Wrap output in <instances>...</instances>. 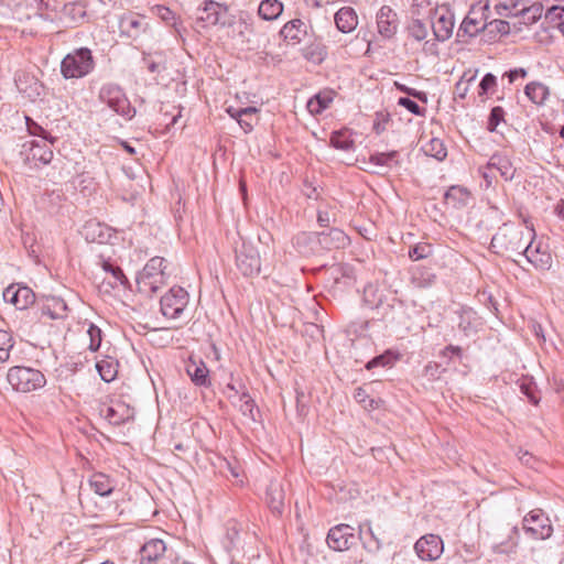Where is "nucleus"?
<instances>
[{
  "mask_svg": "<svg viewBox=\"0 0 564 564\" xmlns=\"http://www.w3.org/2000/svg\"><path fill=\"white\" fill-rule=\"evenodd\" d=\"M534 231H524L521 227L513 224H503L498 228L490 242V249L499 254H521L527 242L532 240Z\"/></svg>",
  "mask_w": 564,
  "mask_h": 564,
  "instance_id": "nucleus-1",
  "label": "nucleus"
},
{
  "mask_svg": "<svg viewBox=\"0 0 564 564\" xmlns=\"http://www.w3.org/2000/svg\"><path fill=\"white\" fill-rule=\"evenodd\" d=\"M165 259L161 257L151 258L137 278V285L140 293L152 296L166 283Z\"/></svg>",
  "mask_w": 564,
  "mask_h": 564,
  "instance_id": "nucleus-2",
  "label": "nucleus"
},
{
  "mask_svg": "<svg viewBox=\"0 0 564 564\" xmlns=\"http://www.w3.org/2000/svg\"><path fill=\"white\" fill-rule=\"evenodd\" d=\"M95 61L91 51L80 47L68 53L61 63V73L66 79L82 78L93 72Z\"/></svg>",
  "mask_w": 564,
  "mask_h": 564,
  "instance_id": "nucleus-3",
  "label": "nucleus"
},
{
  "mask_svg": "<svg viewBox=\"0 0 564 564\" xmlns=\"http://www.w3.org/2000/svg\"><path fill=\"white\" fill-rule=\"evenodd\" d=\"M7 379L15 391L23 393L41 389L46 383L45 376L40 370L23 366L10 368Z\"/></svg>",
  "mask_w": 564,
  "mask_h": 564,
  "instance_id": "nucleus-4",
  "label": "nucleus"
},
{
  "mask_svg": "<svg viewBox=\"0 0 564 564\" xmlns=\"http://www.w3.org/2000/svg\"><path fill=\"white\" fill-rule=\"evenodd\" d=\"M98 98L127 120H131L135 116V108L131 106L123 89L116 84H105L99 90Z\"/></svg>",
  "mask_w": 564,
  "mask_h": 564,
  "instance_id": "nucleus-5",
  "label": "nucleus"
},
{
  "mask_svg": "<svg viewBox=\"0 0 564 564\" xmlns=\"http://www.w3.org/2000/svg\"><path fill=\"white\" fill-rule=\"evenodd\" d=\"M188 303V293L183 288H172L161 297V312L165 317L178 318Z\"/></svg>",
  "mask_w": 564,
  "mask_h": 564,
  "instance_id": "nucleus-6",
  "label": "nucleus"
},
{
  "mask_svg": "<svg viewBox=\"0 0 564 564\" xmlns=\"http://www.w3.org/2000/svg\"><path fill=\"white\" fill-rule=\"evenodd\" d=\"M236 265L245 276H253L260 273V254L256 247L243 242L236 251Z\"/></svg>",
  "mask_w": 564,
  "mask_h": 564,
  "instance_id": "nucleus-7",
  "label": "nucleus"
},
{
  "mask_svg": "<svg viewBox=\"0 0 564 564\" xmlns=\"http://www.w3.org/2000/svg\"><path fill=\"white\" fill-rule=\"evenodd\" d=\"M431 25L436 40L444 42L453 34L454 14L447 8H437L433 12Z\"/></svg>",
  "mask_w": 564,
  "mask_h": 564,
  "instance_id": "nucleus-8",
  "label": "nucleus"
},
{
  "mask_svg": "<svg viewBox=\"0 0 564 564\" xmlns=\"http://www.w3.org/2000/svg\"><path fill=\"white\" fill-rule=\"evenodd\" d=\"M414 549L421 560L433 561L441 556L444 545L438 535L429 533L416 541Z\"/></svg>",
  "mask_w": 564,
  "mask_h": 564,
  "instance_id": "nucleus-9",
  "label": "nucleus"
},
{
  "mask_svg": "<svg viewBox=\"0 0 564 564\" xmlns=\"http://www.w3.org/2000/svg\"><path fill=\"white\" fill-rule=\"evenodd\" d=\"M285 487L286 482L273 479L265 489V503L273 514L281 516L285 506Z\"/></svg>",
  "mask_w": 564,
  "mask_h": 564,
  "instance_id": "nucleus-10",
  "label": "nucleus"
},
{
  "mask_svg": "<svg viewBox=\"0 0 564 564\" xmlns=\"http://www.w3.org/2000/svg\"><path fill=\"white\" fill-rule=\"evenodd\" d=\"M3 300L18 310H25L35 301L34 292L19 284H11L3 291Z\"/></svg>",
  "mask_w": 564,
  "mask_h": 564,
  "instance_id": "nucleus-11",
  "label": "nucleus"
},
{
  "mask_svg": "<svg viewBox=\"0 0 564 564\" xmlns=\"http://www.w3.org/2000/svg\"><path fill=\"white\" fill-rule=\"evenodd\" d=\"M377 26L382 37H393L399 26L397 12L389 6H382L377 13Z\"/></svg>",
  "mask_w": 564,
  "mask_h": 564,
  "instance_id": "nucleus-12",
  "label": "nucleus"
},
{
  "mask_svg": "<svg viewBox=\"0 0 564 564\" xmlns=\"http://www.w3.org/2000/svg\"><path fill=\"white\" fill-rule=\"evenodd\" d=\"M69 311L65 299L56 295H46L41 305L42 316H46L50 319H65Z\"/></svg>",
  "mask_w": 564,
  "mask_h": 564,
  "instance_id": "nucleus-13",
  "label": "nucleus"
},
{
  "mask_svg": "<svg viewBox=\"0 0 564 564\" xmlns=\"http://www.w3.org/2000/svg\"><path fill=\"white\" fill-rule=\"evenodd\" d=\"M360 538L355 532L327 531L326 542L330 549L337 552L348 551L359 544Z\"/></svg>",
  "mask_w": 564,
  "mask_h": 564,
  "instance_id": "nucleus-14",
  "label": "nucleus"
},
{
  "mask_svg": "<svg viewBox=\"0 0 564 564\" xmlns=\"http://www.w3.org/2000/svg\"><path fill=\"white\" fill-rule=\"evenodd\" d=\"M102 412L105 419L112 425H121L134 419V409L121 401L113 402Z\"/></svg>",
  "mask_w": 564,
  "mask_h": 564,
  "instance_id": "nucleus-15",
  "label": "nucleus"
},
{
  "mask_svg": "<svg viewBox=\"0 0 564 564\" xmlns=\"http://www.w3.org/2000/svg\"><path fill=\"white\" fill-rule=\"evenodd\" d=\"M280 35L294 45L299 44L307 35V25L301 19H293L282 26Z\"/></svg>",
  "mask_w": 564,
  "mask_h": 564,
  "instance_id": "nucleus-16",
  "label": "nucleus"
},
{
  "mask_svg": "<svg viewBox=\"0 0 564 564\" xmlns=\"http://www.w3.org/2000/svg\"><path fill=\"white\" fill-rule=\"evenodd\" d=\"M86 18V6L83 2H69L61 10L59 19L66 26H76Z\"/></svg>",
  "mask_w": 564,
  "mask_h": 564,
  "instance_id": "nucleus-17",
  "label": "nucleus"
},
{
  "mask_svg": "<svg viewBox=\"0 0 564 564\" xmlns=\"http://www.w3.org/2000/svg\"><path fill=\"white\" fill-rule=\"evenodd\" d=\"M521 254H523L527 261L534 265L536 269L546 270L551 267L552 258L550 253L541 250L540 246L533 248L532 240L527 242Z\"/></svg>",
  "mask_w": 564,
  "mask_h": 564,
  "instance_id": "nucleus-18",
  "label": "nucleus"
},
{
  "mask_svg": "<svg viewBox=\"0 0 564 564\" xmlns=\"http://www.w3.org/2000/svg\"><path fill=\"white\" fill-rule=\"evenodd\" d=\"M229 116L237 120L239 126L243 129L245 132H250L253 129V126L258 122V109L256 107H246V108H234L229 107L227 109Z\"/></svg>",
  "mask_w": 564,
  "mask_h": 564,
  "instance_id": "nucleus-19",
  "label": "nucleus"
},
{
  "mask_svg": "<svg viewBox=\"0 0 564 564\" xmlns=\"http://www.w3.org/2000/svg\"><path fill=\"white\" fill-rule=\"evenodd\" d=\"M319 243L326 249H340L349 245V237L339 228H329L318 235Z\"/></svg>",
  "mask_w": 564,
  "mask_h": 564,
  "instance_id": "nucleus-20",
  "label": "nucleus"
},
{
  "mask_svg": "<svg viewBox=\"0 0 564 564\" xmlns=\"http://www.w3.org/2000/svg\"><path fill=\"white\" fill-rule=\"evenodd\" d=\"M524 95L528 99L538 107H542L550 98V87L539 80L530 82L524 87Z\"/></svg>",
  "mask_w": 564,
  "mask_h": 564,
  "instance_id": "nucleus-21",
  "label": "nucleus"
},
{
  "mask_svg": "<svg viewBox=\"0 0 564 564\" xmlns=\"http://www.w3.org/2000/svg\"><path fill=\"white\" fill-rule=\"evenodd\" d=\"M15 85L18 90L31 100L40 97L43 89V85L36 78L26 74L18 75Z\"/></svg>",
  "mask_w": 564,
  "mask_h": 564,
  "instance_id": "nucleus-22",
  "label": "nucleus"
},
{
  "mask_svg": "<svg viewBox=\"0 0 564 564\" xmlns=\"http://www.w3.org/2000/svg\"><path fill=\"white\" fill-rule=\"evenodd\" d=\"M166 551L165 542L161 539H152L147 542L140 550V563L145 562L152 564L160 558Z\"/></svg>",
  "mask_w": 564,
  "mask_h": 564,
  "instance_id": "nucleus-23",
  "label": "nucleus"
},
{
  "mask_svg": "<svg viewBox=\"0 0 564 564\" xmlns=\"http://www.w3.org/2000/svg\"><path fill=\"white\" fill-rule=\"evenodd\" d=\"M399 153L397 151L381 152L371 154L369 158L370 171L372 173H381L384 169H391L399 164Z\"/></svg>",
  "mask_w": 564,
  "mask_h": 564,
  "instance_id": "nucleus-24",
  "label": "nucleus"
},
{
  "mask_svg": "<svg viewBox=\"0 0 564 564\" xmlns=\"http://www.w3.org/2000/svg\"><path fill=\"white\" fill-rule=\"evenodd\" d=\"M335 24L343 33L352 32L358 25V18L352 8L344 7L335 14Z\"/></svg>",
  "mask_w": 564,
  "mask_h": 564,
  "instance_id": "nucleus-25",
  "label": "nucleus"
},
{
  "mask_svg": "<svg viewBox=\"0 0 564 564\" xmlns=\"http://www.w3.org/2000/svg\"><path fill=\"white\" fill-rule=\"evenodd\" d=\"M487 169L497 170L506 181H511L516 173V169L513 167L511 160L507 155L500 153H496L490 158Z\"/></svg>",
  "mask_w": 564,
  "mask_h": 564,
  "instance_id": "nucleus-26",
  "label": "nucleus"
},
{
  "mask_svg": "<svg viewBox=\"0 0 564 564\" xmlns=\"http://www.w3.org/2000/svg\"><path fill=\"white\" fill-rule=\"evenodd\" d=\"M120 28L129 37L135 39L145 31L147 23L143 17L128 14L121 19Z\"/></svg>",
  "mask_w": 564,
  "mask_h": 564,
  "instance_id": "nucleus-27",
  "label": "nucleus"
},
{
  "mask_svg": "<svg viewBox=\"0 0 564 564\" xmlns=\"http://www.w3.org/2000/svg\"><path fill=\"white\" fill-rule=\"evenodd\" d=\"M199 11L198 19L212 25L219 23L226 13L225 7L215 1L204 2V7Z\"/></svg>",
  "mask_w": 564,
  "mask_h": 564,
  "instance_id": "nucleus-28",
  "label": "nucleus"
},
{
  "mask_svg": "<svg viewBox=\"0 0 564 564\" xmlns=\"http://www.w3.org/2000/svg\"><path fill=\"white\" fill-rule=\"evenodd\" d=\"M89 486L100 497H108L115 488V482L110 480L108 475L95 473L89 478Z\"/></svg>",
  "mask_w": 564,
  "mask_h": 564,
  "instance_id": "nucleus-29",
  "label": "nucleus"
},
{
  "mask_svg": "<svg viewBox=\"0 0 564 564\" xmlns=\"http://www.w3.org/2000/svg\"><path fill=\"white\" fill-rule=\"evenodd\" d=\"M522 529H553L550 518L542 509H533L523 518Z\"/></svg>",
  "mask_w": 564,
  "mask_h": 564,
  "instance_id": "nucleus-30",
  "label": "nucleus"
},
{
  "mask_svg": "<svg viewBox=\"0 0 564 564\" xmlns=\"http://www.w3.org/2000/svg\"><path fill=\"white\" fill-rule=\"evenodd\" d=\"M474 14L475 11H470L463 20L458 29V36L464 34L473 37L476 36L478 33L486 31V22H484L481 19L474 17Z\"/></svg>",
  "mask_w": 564,
  "mask_h": 564,
  "instance_id": "nucleus-31",
  "label": "nucleus"
},
{
  "mask_svg": "<svg viewBox=\"0 0 564 564\" xmlns=\"http://www.w3.org/2000/svg\"><path fill=\"white\" fill-rule=\"evenodd\" d=\"M118 367V360L110 356H106L96 362V369L105 382H111L117 378Z\"/></svg>",
  "mask_w": 564,
  "mask_h": 564,
  "instance_id": "nucleus-32",
  "label": "nucleus"
},
{
  "mask_svg": "<svg viewBox=\"0 0 564 564\" xmlns=\"http://www.w3.org/2000/svg\"><path fill=\"white\" fill-rule=\"evenodd\" d=\"M186 372L196 386L208 384V369L203 361L191 359L186 365Z\"/></svg>",
  "mask_w": 564,
  "mask_h": 564,
  "instance_id": "nucleus-33",
  "label": "nucleus"
},
{
  "mask_svg": "<svg viewBox=\"0 0 564 564\" xmlns=\"http://www.w3.org/2000/svg\"><path fill=\"white\" fill-rule=\"evenodd\" d=\"M282 12L283 3L279 0H262L258 8L259 17L267 21L278 19Z\"/></svg>",
  "mask_w": 564,
  "mask_h": 564,
  "instance_id": "nucleus-34",
  "label": "nucleus"
},
{
  "mask_svg": "<svg viewBox=\"0 0 564 564\" xmlns=\"http://www.w3.org/2000/svg\"><path fill=\"white\" fill-rule=\"evenodd\" d=\"M477 314L471 308H463L458 313V323L457 327L462 330L466 336H469L471 333L476 332L477 328Z\"/></svg>",
  "mask_w": 564,
  "mask_h": 564,
  "instance_id": "nucleus-35",
  "label": "nucleus"
},
{
  "mask_svg": "<svg viewBox=\"0 0 564 564\" xmlns=\"http://www.w3.org/2000/svg\"><path fill=\"white\" fill-rule=\"evenodd\" d=\"M48 140L34 141L30 149L33 160L40 161L42 164H48L53 159V151L47 144Z\"/></svg>",
  "mask_w": 564,
  "mask_h": 564,
  "instance_id": "nucleus-36",
  "label": "nucleus"
},
{
  "mask_svg": "<svg viewBox=\"0 0 564 564\" xmlns=\"http://www.w3.org/2000/svg\"><path fill=\"white\" fill-rule=\"evenodd\" d=\"M424 153L437 161H443L447 155V150L443 141L438 138H432L422 147Z\"/></svg>",
  "mask_w": 564,
  "mask_h": 564,
  "instance_id": "nucleus-37",
  "label": "nucleus"
},
{
  "mask_svg": "<svg viewBox=\"0 0 564 564\" xmlns=\"http://www.w3.org/2000/svg\"><path fill=\"white\" fill-rule=\"evenodd\" d=\"M356 534L360 538L359 543L367 551L376 552L381 547L380 539L375 534V531H357Z\"/></svg>",
  "mask_w": 564,
  "mask_h": 564,
  "instance_id": "nucleus-38",
  "label": "nucleus"
},
{
  "mask_svg": "<svg viewBox=\"0 0 564 564\" xmlns=\"http://www.w3.org/2000/svg\"><path fill=\"white\" fill-rule=\"evenodd\" d=\"M110 237L108 228L100 224H88L86 226V238L102 243Z\"/></svg>",
  "mask_w": 564,
  "mask_h": 564,
  "instance_id": "nucleus-39",
  "label": "nucleus"
},
{
  "mask_svg": "<svg viewBox=\"0 0 564 564\" xmlns=\"http://www.w3.org/2000/svg\"><path fill=\"white\" fill-rule=\"evenodd\" d=\"M543 6L541 3H533L532 6L521 10L520 17L522 23L530 25L535 23L543 14Z\"/></svg>",
  "mask_w": 564,
  "mask_h": 564,
  "instance_id": "nucleus-40",
  "label": "nucleus"
},
{
  "mask_svg": "<svg viewBox=\"0 0 564 564\" xmlns=\"http://www.w3.org/2000/svg\"><path fill=\"white\" fill-rule=\"evenodd\" d=\"M330 144L336 149L348 151L351 149L354 141L346 132L335 131L330 135Z\"/></svg>",
  "mask_w": 564,
  "mask_h": 564,
  "instance_id": "nucleus-41",
  "label": "nucleus"
},
{
  "mask_svg": "<svg viewBox=\"0 0 564 564\" xmlns=\"http://www.w3.org/2000/svg\"><path fill=\"white\" fill-rule=\"evenodd\" d=\"M545 20L553 28H558L564 23V6H553L545 12Z\"/></svg>",
  "mask_w": 564,
  "mask_h": 564,
  "instance_id": "nucleus-42",
  "label": "nucleus"
},
{
  "mask_svg": "<svg viewBox=\"0 0 564 564\" xmlns=\"http://www.w3.org/2000/svg\"><path fill=\"white\" fill-rule=\"evenodd\" d=\"M409 34L416 41H423L426 39L429 34V28L427 24L419 19L412 20V22L409 24Z\"/></svg>",
  "mask_w": 564,
  "mask_h": 564,
  "instance_id": "nucleus-43",
  "label": "nucleus"
},
{
  "mask_svg": "<svg viewBox=\"0 0 564 564\" xmlns=\"http://www.w3.org/2000/svg\"><path fill=\"white\" fill-rule=\"evenodd\" d=\"M87 335L89 337L88 349L93 352L97 351L100 348L102 341V332L101 329L93 323H89Z\"/></svg>",
  "mask_w": 564,
  "mask_h": 564,
  "instance_id": "nucleus-44",
  "label": "nucleus"
},
{
  "mask_svg": "<svg viewBox=\"0 0 564 564\" xmlns=\"http://www.w3.org/2000/svg\"><path fill=\"white\" fill-rule=\"evenodd\" d=\"M395 359V355L391 350H387L382 355L376 356L375 358L369 360L366 365V368L370 370L376 367L391 366Z\"/></svg>",
  "mask_w": 564,
  "mask_h": 564,
  "instance_id": "nucleus-45",
  "label": "nucleus"
},
{
  "mask_svg": "<svg viewBox=\"0 0 564 564\" xmlns=\"http://www.w3.org/2000/svg\"><path fill=\"white\" fill-rule=\"evenodd\" d=\"M486 32L490 35H506L510 33V24L505 20H492L486 22Z\"/></svg>",
  "mask_w": 564,
  "mask_h": 564,
  "instance_id": "nucleus-46",
  "label": "nucleus"
},
{
  "mask_svg": "<svg viewBox=\"0 0 564 564\" xmlns=\"http://www.w3.org/2000/svg\"><path fill=\"white\" fill-rule=\"evenodd\" d=\"M12 347L13 340L11 334L7 330L0 329V362L8 360Z\"/></svg>",
  "mask_w": 564,
  "mask_h": 564,
  "instance_id": "nucleus-47",
  "label": "nucleus"
},
{
  "mask_svg": "<svg viewBox=\"0 0 564 564\" xmlns=\"http://www.w3.org/2000/svg\"><path fill=\"white\" fill-rule=\"evenodd\" d=\"M104 270L111 274V278L113 280L112 282H109L111 286L126 285V283L128 282V279L126 278L123 271L119 267H115L109 262H105Z\"/></svg>",
  "mask_w": 564,
  "mask_h": 564,
  "instance_id": "nucleus-48",
  "label": "nucleus"
},
{
  "mask_svg": "<svg viewBox=\"0 0 564 564\" xmlns=\"http://www.w3.org/2000/svg\"><path fill=\"white\" fill-rule=\"evenodd\" d=\"M432 254V247L429 243H417L414 247L410 248L409 257L413 261H417L421 259H425Z\"/></svg>",
  "mask_w": 564,
  "mask_h": 564,
  "instance_id": "nucleus-49",
  "label": "nucleus"
},
{
  "mask_svg": "<svg viewBox=\"0 0 564 564\" xmlns=\"http://www.w3.org/2000/svg\"><path fill=\"white\" fill-rule=\"evenodd\" d=\"M502 121H505V110L502 107L496 106L490 111L487 129L490 132H494V131H496L499 123Z\"/></svg>",
  "mask_w": 564,
  "mask_h": 564,
  "instance_id": "nucleus-50",
  "label": "nucleus"
},
{
  "mask_svg": "<svg viewBox=\"0 0 564 564\" xmlns=\"http://www.w3.org/2000/svg\"><path fill=\"white\" fill-rule=\"evenodd\" d=\"M240 411L243 413V415H248L254 420L256 405L251 397L247 392H243L240 397Z\"/></svg>",
  "mask_w": 564,
  "mask_h": 564,
  "instance_id": "nucleus-51",
  "label": "nucleus"
},
{
  "mask_svg": "<svg viewBox=\"0 0 564 564\" xmlns=\"http://www.w3.org/2000/svg\"><path fill=\"white\" fill-rule=\"evenodd\" d=\"M398 104L409 110L411 113L416 116H423L425 110L421 108L414 100L408 97H401L398 100Z\"/></svg>",
  "mask_w": 564,
  "mask_h": 564,
  "instance_id": "nucleus-52",
  "label": "nucleus"
},
{
  "mask_svg": "<svg viewBox=\"0 0 564 564\" xmlns=\"http://www.w3.org/2000/svg\"><path fill=\"white\" fill-rule=\"evenodd\" d=\"M327 108V104H322V94H317L307 101V110L312 115H318Z\"/></svg>",
  "mask_w": 564,
  "mask_h": 564,
  "instance_id": "nucleus-53",
  "label": "nucleus"
},
{
  "mask_svg": "<svg viewBox=\"0 0 564 564\" xmlns=\"http://www.w3.org/2000/svg\"><path fill=\"white\" fill-rule=\"evenodd\" d=\"M495 86H496V76H494L491 73L486 74L479 83V95L487 94Z\"/></svg>",
  "mask_w": 564,
  "mask_h": 564,
  "instance_id": "nucleus-54",
  "label": "nucleus"
},
{
  "mask_svg": "<svg viewBox=\"0 0 564 564\" xmlns=\"http://www.w3.org/2000/svg\"><path fill=\"white\" fill-rule=\"evenodd\" d=\"M143 62L150 73H161L165 68L161 61L154 59L151 55H145Z\"/></svg>",
  "mask_w": 564,
  "mask_h": 564,
  "instance_id": "nucleus-55",
  "label": "nucleus"
},
{
  "mask_svg": "<svg viewBox=\"0 0 564 564\" xmlns=\"http://www.w3.org/2000/svg\"><path fill=\"white\" fill-rule=\"evenodd\" d=\"M395 85L399 90H401V91L405 93L406 95H409L413 98H416L423 102H426L427 97L424 91H419L414 88L406 87L405 85H402V84H395Z\"/></svg>",
  "mask_w": 564,
  "mask_h": 564,
  "instance_id": "nucleus-56",
  "label": "nucleus"
},
{
  "mask_svg": "<svg viewBox=\"0 0 564 564\" xmlns=\"http://www.w3.org/2000/svg\"><path fill=\"white\" fill-rule=\"evenodd\" d=\"M26 120L30 121L29 118H26ZM28 129L31 134L42 135L43 140H48L47 135H46V131L41 126H39L36 122H31V123L28 122Z\"/></svg>",
  "mask_w": 564,
  "mask_h": 564,
  "instance_id": "nucleus-57",
  "label": "nucleus"
},
{
  "mask_svg": "<svg viewBox=\"0 0 564 564\" xmlns=\"http://www.w3.org/2000/svg\"><path fill=\"white\" fill-rule=\"evenodd\" d=\"M506 76L509 78L510 83H513L517 77L525 78L528 76V70L525 68H514L510 69L508 73H506Z\"/></svg>",
  "mask_w": 564,
  "mask_h": 564,
  "instance_id": "nucleus-58",
  "label": "nucleus"
},
{
  "mask_svg": "<svg viewBox=\"0 0 564 564\" xmlns=\"http://www.w3.org/2000/svg\"><path fill=\"white\" fill-rule=\"evenodd\" d=\"M465 194V191L458 186H453L451 187L446 194H445V199L446 200H449V199H456L458 198L459 195H464Z\"/></svg>",
  "mask_w": 564,
  "mask_h": 564,
  "instance_id": "nucleus-59",
  "label": "nucleus"
},
{
  "mask_svg": "<svg viewBox=\"0 0 564 564\" xmlns=\"http://www.w3.org/2000/svg\"><path fill=\"white\" fill-rule=\"evenodd\" d=\"M317 221L319 226L322 227H328L329 226V216L327 213L319 212L317 215Z\"/></svg>",
  "mask_w": 564,
  "mask_h": 564,
  "instance_id": "nucleus-60",
  "label": "nucleus"
},
{
  "mask_svg": "<svg viewBox=\"0 0 564 564\" xmlns=\"http://www.w3.org/2000/svg\"><path fill=\"white\" fill-rule=\"evenodd\" d=\"M227 468H228V473L229 475H231L232 477L235 478H238L240 476V468L239 466L230 463V462H227Z\"/></svg>",
  "mask_w": 564,
  "mask_h": 564,
  "instance_id": "nucleus-61",
  "label": "nucleus"
},
{
  "mask_svg": "<svg viewBox=\"0 0 564 564\" xmlns=\"http://www.w3.org/2000/svg\"><path fill=\"white\" fill-rule=\"evenodd\" d=\"M446 351H449L452 357L453 356L460 357L462 352H463V350L459 346H453V345L446 346Z\"/></svg>",
  "mask_w": 564,
  "mask_h": 564,
  "instance_id": "nucleus-62",
  "label": "nucleus"
},
{
  "mask_svg": "<svg viewBox=\"0 0 564 564\" xmlns=\"http://www.w3.org/2000/svg\"><path fill=\"white\" fill-rule=\"evenodd\" d=\"M366 392L362 388L356 389L355 399L357 400V402L364 403L366 401Z\"/></svg>",
  "mask_w": 564,
  "mask_h": 564,
  "instance_id": "nucleus-63",
  "label": "nucleus"
},
{
  "mask_svg": "<svg viewBox=\"0 0 564 564\" xmlns=\"http://www.w3.org/2000/svg\"><path fill=\"white\" fill-rule=\"evenodd\" d=\"M438 369H440V366H438L437 364H435V362H430V364H427V365L425 366V372H426V375H427V373H431V376H434V375H435V372H437V371H438Z\"/></svg>",
  "mask_w": 564,
  "mask_h": 564,
  "instance_id": "nucleus-64",
  "label": "nucleus"
}]
</instances>
